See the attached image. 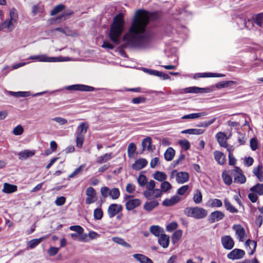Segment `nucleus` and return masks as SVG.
I'll use <instances>...</instances> for the list:
<instances>
[{"mask_svg": "<svg viewBox=\"0 0 263 263\" xmlns=\"http://www.w3.org/2000/svg\"><path fill=\"white\" fill-rule=\"evenodd\" d=\"M224 217L223 213L219 211H216L211 213L209 216V220L211 223H214L222 219Z\"/></svg>", "mask_w": 263, "mask_h": 263, "instance_id": "2eb2a0df", "label": "nucleus"}, {"mask_svg": "<svg viewBox=\"0 0 263 263\" xmlns=\"http://www.w3.org/2000/svg\"><path fill=\"white\" fill-rule=\"evenodd\" d=\"M223 247L227 250H231L234 246V241L229 235H225L221 238Z\"/></svg>", "mask_w": 263, "mask_h": 263, "instance_id": "9b49d317", "label": "nucleus"}, {"mask_svg": "<svg viewBox=\"0 0 263 263\" xmlns=\"http://www.w3.org/2000/svg\"><path fill=\"white\" fill-rule=\"evenodd\" d=\"M245 255V252L241 249H235L230 252L227 255L229 259L235 260L239 259L243 257Z\"/></svg>", "mask_w": 263, "mask_h": 263, "instance_id": "9d476101", "label": "nucleus"}, {"mask_svg": "<svg viewBox=\"0 0 263 263\" xmlns=\"http://www.w3.org/2000/svg\"><path fill=\"white\" fill-rule=\"evenodd\" d=\"M144 196L148 199H152L160 197L162 192L160 189L146 190L143 192Z\"/></svg>", "mask_w": 263, "mask_h": 263, "instance_id": "1a4fd4ad", "label": "nucleus"}, {"mask_svg": "<svg viewBox=\"0 0 263 263\" xmlns=\"http://www.w3.org/2000/svg\"><path fill=\"white\" fill-rule=\"evenodd\" d=\"M178 224L176 222H172L168 224L166 228V230L167 232H172L177 229Z\"/></svg>", "mask_w": 263, "mask_h": 263, "instance_id": "338daca9", "label": "nucleus"}, {"mask_svg": "<svg viewBox=\"0 0 263 263\" xmlns=\"http://www.w3.org/2000/svg\"><path fill=\"white\" fill-rule=\"evenodd\" d=\"M158 204V201L154 200L149 202H145V204H144L143 208L146 211H151Z\"/></svg>", "mask_w": 263, "mask_h": 263, "instance_id": "cd10ccee", "label": "nucleus"}, {"mask_svg": "<svg viewBox=\"0 0 263 263\" xmlns=\"http://www.w3.org/2000/svg\"><path fill=\"white\" fill-rule=\"evenodd\" d=\"M133 256L140 263H153L150 258L141 254H134Z\"/></svg>", "mask_w": 263, "mask_h": 263, "instance_id": "4be33fe9", "label": "nucleus"}, {"mask_svg": "<svg viewBox=\"0 0 263 263\" xmlns=\"http://www.w3.org/2000/svg\"><path fill=\"white\" fill-rule=\"evenodd\" d=\"M35 154V151L25 149L18 153L19 159H26L33 156Z\"/></svg>", "mask_w": 263, "mask_h": 263, "instance_id": "412c9836", "label": "nucleus"}, {"mask_svg": "<svg viewBox=\"0 0 263 263\" xmlns=\"http://www.w3.org/2000/svg\"><path fill=\"white\" fill-rule=\"evenodd\" d=\"M184 214L188 216L195 219H202L208 215L207 211L200 207H187L183 211Z\"/></svg>", "mask_w": 263, "mask_h": 263, "instance_id": "7ed1b4c3", "label": "nucleus"}, {"mask_svg": "<svg viewBox=\"0 0 263 263\" xmlns=\"http://www.w3.org/2000/svg\"><path fill=\"white\" fill-rule=\"evenodd\" d=\"M29 59L36 60L42 62H56L67 61L66 58L58 57H48L45 54L30 56Z\"/></svg>", "mask_w": 263, "mask_h": 263, "instance_id": "39448f33", "label": "nucleus"}, {"mask_svg": "<svg viewBox=\"0 0 263 263\" xmlns=\"http://www.w3.org/2000/svg\"><path fill=\"white\" fill-rule=\"evenodd\" d=\"M70 236L74 240L83 241L84 239V237L83 236V234H79L78 233H71Z\"/></svg>", "mask_w": 263, "mask_h": 263, "instance_id": "774afa93", "label": "nucleus"}, {"mask_svg": "<svg viewBox=\"0 0 263 263\" xmlns=\"http://www.w3.org/2000/svg\"><path fill=\"white\" fill-rule=\"evenodd\" d=\"M136 150V146L134 143H130L127 147V153L129 157L133 156Z\"/></svg>", "mask_w": 263, "mask_h": 263, "instance_id": "49530a36", "label": "nucleus"}, {"mask_svg": "<svg viewBox=\"0 0 263 263\" xmlns=\"http://www.w3.org/2000/svg\"><path fill=\"white\" fill-rule=\"evenodd\" d=\"M137 181L139 185L142 187L146 184L147 180L145 175H140L137 178Z\"/></svg>", "mask_w": 263, "mask_h": 263, "instance_id": "3c124183", "label": "nucleus"}, {"mask_svg": "<svg viewBox=\"0 0 263 263\" xmlns=\"http://www.w3.org/2000/svg\"><path fill=\"white\" fill-rule=\"evenodd\" d=\"M9 15L10 18L9 19L14 23H16L18 16L17 10L15 8H12L10 9Z\"/></svg>", "mask_w": 263, "mask_h": 263, "instance_id": "e433bc0d", "label": "nucleus"}, {"mask_svg": "<svg viewBox=\"0 0 263 263\" xmlns=\"http://www.w3.org/2000/svg\"><path fill=\"white\" fill-rule=\"evenodd\" d=\"M112 240L114 242H115L117 244L120 245H121L123 247H125L126 248H131V246L128 243L126 242L123 239H122L121 238L118 237H114L112 238Z\"/></svg>", "mask_w": 263, "mask_h": 263, "instance_id": "f704fd0d", "label": "nucleus"}, {"mask_svg": "<svg viewBox=\"0 0 263 263\" xmlns=\"http://www.w3.org/2000/svg\"><path fill=\"white\" fill-rule=\"evenodd\" d=\"M207 115L206 112H201L198 113H193L186 115H184L182 117V119H193L200 118Z\"/></svg>", "mask_w": 263, "mask_h": 263, "instance_id": "c85d7f7f", "label": "nucleus"}, {"mask_svg": "<svg viewBox=\"0 0 263 263\" xmlns=\"http://www.w3.org/2000/svg\"><path fill=\"white\" fill-rule=\"evenodd\" d=\"M222 205V201L218 199H213L211 201V206L212 207L220 208Z\"/></svg>", "mask_w": 263, "mask_h": 263, "instance_id": "052dcab7", "label": "nucleus"}, {"mask_svg": "<svg viewBox=\"0 0 263 263\" xmlns=\"http://www.w3.org/2000/svg\"><path fill=\"white\" fill-rule=\"evenodd\" d=\"M234 84H235V82L232 81H221L216 84V87L217 89H220L224 87H228Z\"/></svg>", "mask_w": 263, "mask_h": 263, "instance_id": "ea45409f", "label": "nucleus"}, {"mask_svg": "<svg viewBox=\"0 0 263 263\" xmlns=\"http://www.w3.org/2000/svg\"><path fill=\"white\" fill-rule=\"evenodd\" d=\"M245 245L246 250L248 251L249 255H253L256 248V242L249 239L245 242Z\"/></svg>", "mask_w": 263, "mask_h": 263, "instance_id": "dca6fc26", "label": "nucleus"}, {"mask_svg": "<svg viewBox=\"0 0 263 263\" xmlns=\"http://www.w3.org/2000/svg\"><path fill=\"white\" fill-rule=\"evenodd\" d=\"M252 172L260 182H263V166L262 164H259L257 167H254Z\"/></svg>", "mask_w": 263, "mask_h": 263, "instance_id": "f3484780", "label": "nucleus"}, {"mask_svg": "<svg viewBox=\"0 0 263 263\" xmlns=\"http://www.w3.org/2000/svg\"><path fill=\"white\" fill-rule=\"evenodd\" d=\"M254 21L258 26L263 27V12L256 15L254 18Z\"/></svg>", "mask_w": 263, "mask_h": 263, "instance_id": "c03bdc74", "label": "nucleus"}, {"mask_svg": "<svg viewBox=\"0 0 263 263\" xmlns=\"http://www.w3.org/2000/svg\"><path fill=\"white\" fill-rule=\"evenodd\" d=\"M193 200L196 204H199L202 202V196L199 190H197L195 191L193 196Z\"/></svg>", "mask_w": 263, "mask_h": 263, "instance_id": "a19ab883", "label": "nucleus"}, {"mask_svg": "<svg viewBox=\"0 0 263 263\" xmlns=\"http://www.w3.org/2000/svg\"><path fill=\"white\" fill-rule=\"evenodd\" d=\"M141 201L139 199H132L128 200L125 203V208L127 211H132L139 206Z\"/></svg>", "mask_w": 263, "mask_h": 263, "instance_id": "4468645a", "label": "nucleus"}, {"mask_svg": "<svg viewBox=\"0 0 263 263\" xmlns=\"http://www.w3.org/2000/svg\"><path fill=\"white\" fill-rule=\"evenodd\" d=\"M186 93H208L210 91L209 88H200L196 86L187 87L184 89Z\"/></svg>", "mask_w": 263, "mask_h": 263, "instance_id": "ddd939ff", "label": "nucleus"}, {"mask_svg": "<svg viewBox=\"0 0 263 263\" xmlns=\"http://www.w3.org/2000/svg\"><path fill=\"white\" fill-rule=\"evenodd\" d=\"M100 193L103 198L110 197L112 200H116L119 198L120 192L118 188L114 187L111 189L107 186L102 187L100 189Z\"/></svg>", "mask_w": 263, "mask_h": 263, "instance_id": "20e7f679", "label": "nucleus"}, {"mask_svg": "<svg viewBox=\"0 0 263 263\" xmlns=\"http://www.w3.org/2000/svg\"><path fill=\"white\" fill-rule=\"evenodd\" d=\"M65 89L68 90H79L83 91H93L95 88L93 87L85 85L83 84H75L67 86Z\"/></svg>", "mask_w": 263, "mask_h": 263, "instance_id": "0eeeda50", "label": "nucleus"}, {"mask_svg": "<svg viewBox=\"0 0 263 263\" xmlns=\"http://www.w3.org/2000/svg\"><path fill=\"white\" fill-rule=\"evenodd\" d=\"M152 139L150 137H147L143 140L142 146L143 150L152 151L151 147Z\"/></svg>", "mask_w": 263, "mask_h": 263, "instance_id": "72a5a7b5", "label": "nucleus"}, {"mask_svg": "<svg viewBox=\"0 0 263 263\" xmlns=\"http://www.w3.org/2000/svg\"><path fill=\"white\" fill-rule=\"evenodd\" d=\"M215 120H216V118H213L210 121L202 122L198 123L197 125V126L198 127H208L210 125L213 124L215 121Z\"/></svg>", "mask_w": 263, "mask_h": 263, "instance_id": "864d4df0", "label": "nucleus"}, {"mask_svg": "<svg viewBox=\"0 0 263 263\" xmlns=\"http://www.w3.org/2000/svg\"><path fill=\"white\" fill-rule=\"evenodd\" d=\"M103 215V212L101 208H97L94 210L93 216L95 219L100 220Z\"/></svg>", "mask_w": 263, "mask_h": 263, "instance_id": "09e8293b", "label": "nucleus"}, {"mask_svg": "<svg viewBox=\"0 0 263 263\" xmlns=\"http://www.w3.org/2000/svg\"><path fill=\"white\" fill-rule=\"evenodd\" d=\"M146 101V98L142 97H139L134 98L132 99V102L135 104H139L141 103H144Z\"/></svg>", "mask_w": 263, "mask_h": 263, "instance_id": "69168bd1", "label": "nucleus"}, {"mask_svg": "<svg viewBox=\"0 0 263 263\" xmlns=\"http://www.w3.org/2000/svg\"><path fill=\"white\" fill-rule=\"evenodd\" d=\"M51 120L59 123L60 125H65L67 123L66 119L60 117L53 118Z\"/></svg>", "mask_w": 263, "mask_h": 263, "instance_id": "680f3d73", "label": "nucleus"}, {"mask_svg": "<svg viewBox=\"0 0 263 263\" xmlns=\"http://www.w3.org/2000/svg\"><path fill=\"white\" fill-rule=\"evenodd\" d=\"M24 132V128L21 125H17L13 130V134L16 136L21 135Z\"/></svg>", "mask_w": 263, "mask_h": 263, "instance_id": "13d9d810", "label": "nucleus"}, {"mask_svg": "<svg viewBox=\"0 0 263 263\" xmlns=\"http://www.w3.org/2000/svg\"><path fill=\"white\" fill-rule=\"evenodd\" d=\"M204 133V130L202 129H197V128H193V129H188L182 130L181 132L182 134H188L190 135H199L202 134Z\"/></svg>", "mask_w": 263, "mask_h": 263, "instance_id": "7c9ffc66", "label": "nucleus"}, {"mask_svg": "<svg viewBox=\"0 0 263 263\" xmlns=\"http://www.w3.org/2000/svg\"><path fill=\"white\" fill-rule=\"evenodd\" d=\"M179 144L182 147L184 148L185 150H188L190 148V143L187 140H181L179 141Z\"/></svg>", "mask_w": 263, "mask_h": 263, "instance_id": "0e129e2a", "label": "nucleus"}, {"mask_svg": "<svg viewBox=\"0 0 263 263\" xmlns=\"http://www.w3.org/2000/svg\"><path fill=\"white\" fill-rule=\"evenodd\" d=\"M65 8V6L62 4H60L56 6L53 10L51 11V15H55L59 12L62 11Z\"/></svg>", "mask_w": 263, "mask_h": 263, "instance_id": "8fccbe9b", "label": "nucleus"}, {"mask_svg": "<svg viewBox=\"0 0 263 263\" xmlns=\"http://www.w3.org/2000/svg\"><path fill=\"white\" fill-rule=\"evenodd\" d=\"M149 231L155 236L158 237L162 232V229L158 226H152Z\"/></svg>", "mask_w": 263, "mask_h": 263, "instance_id": "4c0bfd02", "label": "nucleus"}, {"mask_svg": "<svg viewBox=\"0 0 263 263\" xmlns=\"http://www.w3.org/2000/svg\"><path fill=\"white\" fill-rule=\"evenodd\" d=\"M17 186L8 183L4 184L3 192L5 193H12L17 191Z\"/></svg>", "mask_w": 263, "mask_h": 263, "instance_id": "a878e982", "label": "nucleus"}, {"mask_svg": "<svg viewBox=\"0 0 263 263\" xmlns=\"http://www.w3.org/2000/svg\"><path fill=\"white\" fill-rule=\"evenodd\" d=\"M250 191L253 193H256L259 195H263V184L257 183L250 189Z\"/></svg>", "mask_w": 263, "mask_h": 263, "instance_id": "473e14b6", "label": "nucleus"}, {"mask_svg": "<svg viewBox=\"0 0 263 263\" xmlns=\"http://www.w3.org/2000/svg\"><path fill=\"white\" fill-rule=\"evenodd\" d=\"M13 24L14 23L8 18L3 22L2 25L3 29L8 28L9 29L10 31H11L14 27V26L13 25Z\"/></svg>", "mask_w": 263, "mask_h": 263, "instance_id": "37998d69", "label": "nucleus"}, {"mask_svg": "<svg viewBox=\"0 0 263 263\" xmlns=\"http://www.w3.org/2000/svg\"><path fill=\"white\" fill-rule=\"evenodd\" d=\"M153 177L155 179L160 182H164L167 179V176L165 173L159 171L155 172L153 175Z\"/></svg>", "mask_w": 263, "mask_h": 263, "instance_id": "2f4dec72", "label": "nucleus"}, {"mask_svg": "<svg viewBox=\"0 0 263 263\" xmlns=\"http://www.w3.org/2000/svg\"><path fill=\"white\" fill-rule=\"evenodd\" d=\"M147 164V161L144 158L139 159L136 161L132 165V168L135 170H140Z\"/></svg>", "mask_w": 263, "mask_h": 263, "instance_id": "a211bd4d", "label": "nucleus"}, {"mask_svg": "<svg viewBox=\"0 0 263 263\" xmlns=\"http://www.w3.org/2000/svg\"><path fill=\"white\" fill-rule=\"evenodd\" d=\"M215 160L220 165H223L226 162V156L219 151H215L214 153Z\"/></svg>", "mask_w": 263, "mask_h": 263, "instance_id": "393cba45", "label": "nucleus"}, {"mask_svg": "<svg viewBox=\"0 0 263 263\" xmlns=\"http://www.w3.org/2000/svg\"><path fill=\"white\" fill-rule=\"evenodd\" d=\"M112 154L111 153H106L103 156L98 157L97 159V162L99 164L105 163L112 159Z\"/></svg>", "mask_w": 263, "mask_h": 263, "instance_id": "bb28decb", "label": "nucleus"}, {"mask_svg": "<svg viewBox=\"0 0 263 263\" xmlns=\"http://www.w3.org/2000/svg\"><path fill=\"white\" fill-rule=\"evenodd\" d=\"M122 206L117 203L111 204L108 208L107 213L110 218H112L122 211Z\"/></svg>", "mask_w": 263, "mask_h": 263, "instance_id": "6e6552de", "label": "nucleus"}, {"mask_svg": "<svg viewBox=\"0 0 263 263\" xmlns=\"http://www.w3.org/2000/svg\"><path fill=\"white\" fill-rule=\"evenodd\" d=\"M69 229L71 231H73L79 234H83L84 229L80 226H72L69 227Z\"/></svg>", "mask_w": 263, "mask_h": 263, "instance_id": "bf43d9fd", "label": "nucleus"}, {"mask_svg": "<svg viewBox=\"0 0 263 263\" xmlns=\"http://www.w3.org/2000/svg\"><path fill=\"white\" fill-rule=\"evenodd\" d=\"M182 235V231L180 230L176 231L173 234L172 240L174 242L177 241L180 239Z\"/></svg>", "mask_w": 263, "mask_h": 263, "instance_id": "4d7b16f0", "label": "nucleus"}, {"mask_svg": "<svg viewBox=\"0 0 263 263\" xmlns=\"http://www.w3.org/2000/svg\"><path fill=\"white\" fill-rule=\"evenodd\" d=\"M180 200V197L175 195L170 199H166L163 201V205L166 206H172Z\"/></svg>", "mask_w": 263, "mask_h": 263, "instance_id": "aec40b11", "label": "nucleus"}, {"mask_svg": "<svg viewBox=\"0 0 263 263\" xmlns=\"http://www.w3.org/2000/svg\"><path fill=\"white\" fill-rule=\"evenodd\" d=\"M175 154V150L171 147H168L164 153V158L166 161H171Z\"/></svg>", "mask_w": 263, "mask_h": 263, "instance_id": "c756f323", "label": "nucleus"}, {"mask_svg": "<svg viewBox=\"0 0 263 263\" xmlns=\"http://www.w3.org/2000/svg\"><path fill=\"white\" fill-rule=\"evenodd\" d=\"M123 18L122 13L116 15L110 27L109 36L110 40L116 45L120 44V37L123 30Z\"/></svg>", "mask_w": 263, "mask_h": 263, "instance_id": "f03ea898", "label": "nucleus"}, {"mask_svg": "<svg viewBox=\"0 0 263 263\" xmlns=\"http://www.w3.org/2000/svg\"><path fill=\"white\" fill-rule=\"evenodd\" d=\"M73 14V12H71V11L65 12L62 14L58 16L57 17L56 20L57 21L59 20L60 21H64V20H66L67 18H69V16Z\"/></svg>", "mask_w": 263, "mask_h": 263, "instance_id": "5fc2aeb1", "label": "nucleus"}, {"mask_svg": "<svg viewBox=\"0 0 263 263\" xmlns=\"http://www.w3.org/2000/svg\"><path fill=\"white\" fill-rule=\"evenodd\" d=\"M250 147L252 150L255 151L258 148V141L256 138H253L250 140Z\"/></svg>", "mask_w": 263, "mask_h": 263, "instance_id": "e2e57ef3", "label": "nucleus"}, {"mask_svg": "<svg viewBox=\"0 0 263 263\" xmlns=\"http://www.w3.org/2000/svg\"><path fill=\"white\" fill-rule=\"evenodd\" d=\"M189 176L186 172H180L178 173L176 181L178 183H183L187 182L189 180Z\"/></svg>", "mask_w": 263, "mask_h": 263, "instance_id": "b1692460", "label": "nucleus"}, {"mask_svg": "<svg viewBox=\"0 0 263 263\" xmlns=\"http://www.w3.org/2000/svg\"><path fill=\"white\" fill-rule=\"evenodd\" d=\"M159 243L164 248L168 247L170 242V237L166 234H161L159 240Z\"/></svg>", "mask_w": 263, "mask_h": 263, "instance_id": "5701e85b", "label": "nucleus"}, {"mask_svg": "<svg viewBox=\"0 0 263 263\" xmlns=\"http://www.w3.org/2000/svg\"><path fill=\"white\" fill-rule=\"evenodd\" d=\"M224 203L227 210L229 211L231 213H232L238 212L237 209L233 206L227 199H225L224 200Z\"/></svg>", "mask_w": 263, "mask_h": 263, "instance_id": "58836bf2", "label": "nucleus"}, {"mask_svg": "<svg viewBox=\"0 0 263 263\" xmlns=\"http://www.w3.org/2000/svg\"><path fill=\"white\" fill-rule=\"evenodd\" d=\"M222 178L224 182L227 185H230L232 182V177L226 172H223Z\"/></svg>", "mask_w": 263, "mask_h": 263, "instance_id": "603ef678", "label": "nucleus"}, {"mask_svg": "<svg viewBox=\"0 0 263 263\" xmlns=\"http://www.w3.org/2000/svg\"><path fill=\"white\" fill-rule=\"evenodd\" d=\"M87 129L88 125L86 123H82L77 128V134H81L84 135L87 132Z\"/></svg>", "mask_w": 263, "mask_h": 263, "instance_id": "79ce46f5", "label": "nucleus"}, {"mask_svg": "<svg viewBox=\"0 0 263 263\" xmlns=\"http://www.w3.org/2000/svg\"><path fill=\"white\" fill-rule=\"evenodd\" d=\"M233 229L235 231L236 235L239 241H243L246 237L244 228L241 225H234Z\"/></svg>", "mask_w": 263, "mask_h": 263, "instance_id": "f8f14e48", "label": "nucleus"}, {"mask_svg": "<svg viewBox=\"0 0 263 263\" xmlns=\"http://www.w3.org/2000/svg\"><path fill=\"white\" fill-rule=\"evenodd\" d=\"M231 174L234 177V182L244 183L246 181V178L242 174L241 170L237 166H235L232 171Z\"/></svg>", "mask_w": 263, "mask_h": 263, "instance_id": "423d86ee", "label": "nucleus"}, {"mask_svg": "<svg viewBox=\"0 0 263 263\" xmlns=\"http://www.w3.org/2000/svg\"><path fill=\"white\" fill-rule=\"evenodd\" d=\"M48 237V236H46L44 237H41L38 239H33L31 240L28 242L29 247L31 249L34 248L36 247L40 243H41L44 238H46Z\"/></svg>", "mask_w": 263, "mask_h": 263, "instance_id": "c9c22d12", "label": "nucleus"}, {"mask_svg": "<svg viewBox=\"0 0 263 263\" xmlns=\"http://www.w3.org/2000/svg\"><path fill=\"white\" fill-rule=\"evenodd\" d=\"M156 12L149 13L145 10L136 11L129 34L124 36L129 44L134 47L144 48L148 47L153 39V34L145 32V28L150 20L157 19Z\"/></svg>", "mask_w": 263, "mask_h": 263, "instance_id": "f257e3e1", "label": "nucleus"}, {"mask_svg": "<svg viewBox=\"0 0 263 263\" xmlns=\"http://www.w3.org/2000/svg\"><path fill=\"white\" fill-rule=\"evenodd\" d=\"M216 138L220 146L227 147V138L225 134L222 132H218L216 135Z\"/></svg>", "mask_w": 263, "mask_h": 263, "instance_id": "6ab92c4d", "label": "nucleus"}, {"mask_svg": "<svg viewBox=\"0 0 263 263\" xmlns=\"http://www.w3.org/2000/svg\"><path fill=\"white\" fill-rule=\"evenodd\" d=\"M84 140V135L81 134H77L76 138V145L80 148L82 147Z\"/></svg>", "mask_w": 263, "mask_h": 263, "instance_id": "de8ad7c7", "label": "nucleus"}, {"mask_svg": "<svg viewBox=\"0 0 263 263\" xmlns=\"http://www.w3.org/2000/svg\"><path fill=\"white\" fill-rule=\"evenodd\" d=\"M10 93L16 97H26L30 96V92L29 91H18L13 92L10 91Z\"/></svg>", "mask_w": 263, "mask_h": 263, "instance_id": "a18cd8bd", "label": "nucleus"}, {"mask_svg": "<svg viewBox=\"0 0 263 263\" xmlns=\"http://www.w3.org/2000/svg\"><path fill=\"white\" fill-rule=\"evenodd\" d=\"M172 188L171 184L167 181H164L161 184V192H166Z\"/></svg>", "mask_w": 263, "mask_h": 263, "instance_id": "6e6d98bb", "label": "nucleus"}]
</instances>
